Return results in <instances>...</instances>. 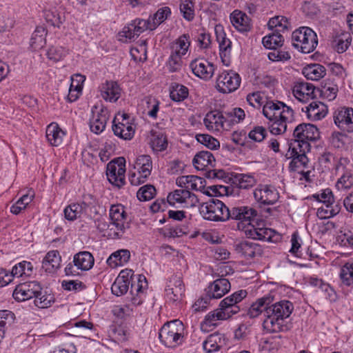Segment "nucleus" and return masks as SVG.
Listing matches in <instances>:
<instances>
[{
  "label": "nucleus",
  "mask_w": 353,
  "mask_h": 353,
  "mask_svg": "<svg viewBox=\"0 0 353 353\" xmlns=\"http://www.w3.org/2000/svg\"><path fill=\"white\" fill-rule=\"evenodd\" d=\"M247 101L254 108L263 105V114L268 119L270 132L274 135L285 133L289 123L294 121V110L281 101H265L259 92H254L247 96Z\"/></svg>",
  "instance_id": "1"
},
{
  "label": "nucleus",
  "mask_w": 353,
  "mask_h": 353,
  "mask_svg": "<svg viewBox=\"0 0 353 353\" xmlns=\"http://www.w3.org/2000/svg\"><path fill=\"white\" fill-rule=\"evenodd\" d=\"M230 218L239 221L237 227L248 238L270 242L278 240L279 235L274 230L255 221L257 212L254 209L248 206L236 207L230 210Z\"/></svg>",
  "instance_id": "2"
},
{
  "label": "nucleus",
  "mask_w": 353,
  "mask_h": 353,
  "mask_svg": "<svg viewBox=\"0 0 353 353\" xmlns=\"http://www.w3.org/2000/svg\"><path fill=\"white\" fill-rule=\"evenodd\" d=\"M293 310V303L288 300L272 303L266 311V317L263 322V328L270 333L281 331L284 320L290 316Z\"/></svg>",
  "instance_id": "3"
},
{
  "label": "nucleus",
  "mask_w": 353,
  "mask_h": 353,
  "mask_svg": "<svg viewBox=\"0 0 353 353\" xmlns=\"http://www.w3.org/2000/svg\"><path fill=\"white\" fill-rule=\"evenodd\" d=\"M184 330V325L179 320L167 322L159 330L160 341L168 347L174 348L183 343Z\"/></svg>",
  "instance_id": "4"
},
{
  "label": "nucleus",
  "mask_w": 353,
  "mask_h": 353,
  "mask_svg": "<svg viewBox=\"0 0 353 353\" xmlns=\"http://www.w3.org/2000/svg\"><path fill=\"white\" fill-rule=\"evenodd\" d=\"M292 46L303 53L313 52L318 45L317 35L308 27H301L292 34Z\"/></svg>",
  "instance_id": "5"
},
{
  "label": "nucleus",
  "mask_w": 353,
  "mask_h": 353,
  "mask_svg": "<svg viewBox=\"0 0 353 353\" xmlns=\"http://www.w3.org/2000/svg\"><path fill=\"white\" fill-rule=\"evenodd\" d=\"M294 140L290 146L302 148L303 152L310 150V141H314L319 139V132L318 128L310 123H301L296 127L293 133Z\"/></svg>",
  "instance_id": "6"
},
{
  "label": "nucleus",
  "mask_w": 353,
  "mask_h": 353,
  "mask_svg": "<svg viewBox=\"0 0 353 353\" xmlns=\"http://www.w3.org/2000/svg\"><path fill=\"white\" fill-rule=\"evenodd\" d=\"M199 211L205 219L213 221H227L231 215L230 210L223 202L214 198L203 203Z\"/></svg>",
  "instance_id": "7"
},
{
  "label": "nucleus",
  "mask_w": 353,
  "mask_h": 353,
  "mask_svg": "<svg viewBox=\"0 0 353 353\" xmlns=\"http://www.w3.org/2000/svg\"><path fill=\"white\" fill-rule=\"evenodd\" d=\"M110 223L108 225L110 231L108 235H114L117 237L122 236L129 228L128 215L124 206L121 204L112 205L109 211Z\"/></svg>",
  "instance_id": "8"
},
{
  "label": "nucleus",
  "mask_w": 353,
  "mask_h": 353,
  "mask_svg": "<svg viewBox=\"0 0 353 353\" xmlns=\"http://www.w3.org/2000/svg\"><path fill=\"white\" fill-rule=\"evenodd\" d=\"M94 264L93 255L88 251H81L73 256L72 263H68L64 272L67 276H77L79 270L86 272L91 270Z\"/></svg>",
  "instance_id": "9"
},
{
  "label": "nucleus",
  "mask_w": 353,
  "mask_h": 353,
  "mask_svg": "<svg viewBox=\"0 0 353 353\" xmlns=\"http://www.w3.org/2000/svg\"><path fill=\"white\" fill-rule=\"evenodd\" d=\"M247 296L245 290H239L223 299L217 309L221 314L222 319L227 320L234 314H237L240 307L237 305Z\"/></svg>",
  "instance_id": "10"
},
{
  "label": "nucleus",
  "mask_w": 353,
  "mask_h": 353,
  "mask_svg": "<svg viewBox=\"0 0 353 353\" xmlns=\"http://www.w3.org/2000/svg\"><path fill=\"white\" fill-rule=\"evenodd\" d=\"M240 75L233 70H224L219 73L216 80V88L221 93L228 94L236 90L241 85Z\"/></svg>",
  "instance_id": "11"
},
{
  "label": "nucleus",
  "mask_w": 353,
  "mask_h": 353,
  "mask_svg": "<svg viewBox=\"0 0 353 353\" xmlns=\"http://www.w3.org/2000/svg\"><path fill=\"white\" fill-rule=\"evenodd\" d=\"M307 152L302 151V148L290 146L288 154L292 159L290 169L292 171L301 174L307 178L310 174L309 160L306 156Z\"/></svg>",
  "instance_id": "12"
},
{
  "label": "nucleus",
  "mask_w": 353,
  "mask_h": 353,
  "mask_svg": "<svg viewBox=\"0 0 353 353\" xmlns=\"http://www.w3.org/2000/svg\"><path fill=\"white\" fill-rule=\"evenodd\" d=\"M114 134L124 140H130L133 138L135 128L133 123L129 119L126 113H118L114 120L112 125Z\"/></svg>",
  "instance_id": "13"
},
{
  "label": "nucleus",
  "mask_w": 353,
  "mask_h": 353,
  "mask_svg": "<svg viewBox=\"0 0 353 353\" xmlns=\"http://www.w3.org/2000/svg\"><path fill=\"white\" fill-rule=\"evenodd\" d=\"M167 201L170 205L176 208H193L198 203L197 196L188 190L179 189L168 194Z\"/></svg>",
  "instance_id": "14"
},
{
  "label": "nucleus",
  "mask_w": 353,
  "mask_h": 353,
  "mask_svg": "<svg viewBox=\"0 0 353 353\" xmlns=\"http://www.w3.org/2000/svg\"><path fill=\"white\" fill-rule=\"evenodd\" d=\"M125 160L123 157L117 158L107 165L106 175L112 184L120 187L125 183Z\"/></svg>",
  "instance_id": "15"
},
{
  "label": "nucleus",
  "mask_w": 353,
  "mask_h": 353,
  "mask_svg": "<svg viewBox=\"0 0 353 353\" xmlns=\"http://www.w3.org/2000/svg\"><path fill=\"white\" fill-rule=\"evenodd\" d=\"M203 123L210 132L229 131L232 128V121H228L223 114L219 111H211L207 113Z\"/></svg>",
  "instance_id": "16"
},
{
  "label": "nucleus",
  "mask_w": 353,
  "mask_h": 353,
  "mask_svg": "<svg viewBox=\"0 0 353 353\" xmlns=\"http://www.w3.org/2000/svg\"><path fill=\"white\" fill-rule=\"evenodd\" d=\"M148 28V23L143 19H135L125 26L118 34V39L123 43L130 42Z\"/></svg>",
  "instance_id": "17"
},
{
  "label": "nucleus",
  "mask_w": 353,
  "mask_h": 353,
  "mask_svg": "<svg viewBox=\"0 0 353 353\" xmlns=\"http://www.w3.org/2000/svg\"><path fill=\"white\" fill-rule=\"evenodd\" d=\"M254 199L261 205H273L279 198L275 187L271 185H259L253 192Z\"/></svg>",
  "instance_id": "18"
},
{
  "label": "nucleus",
  "mask_w": 353,
  "mask_h": 353,
  "mask_svg": "<svg viewBox=\"0 0 353 353\" xmlns=\"http://www.w3.org/2000/svg\"><path fill=\"white\" fill-rule=\"evenodd\" d=\"M92 117L90 121V128L92 132L98 134L102 132L110 117V112L107 108L94 105L92 109Z\"/></svg>",
  "instance_id": "19"
},
{
  "label": "nucleus",
  "mask_w": 353,
  "mask_h": 353,
  "mask_svg": "<svg viewBox=\"0 0 353 353\" xmlns=\"http://www.w3.org/2000/svg\"><path fill=\"white\" fill-rule=\"evenodd\" d=\"M333 118L335 125L340 130L353 132V108H339L334 112Z\"/></svg>",
  "instance_id": "20"
},
{
  "label": "nucleus",
  "mask_w": 353,
  "mask_h": 353,
  "mask_svg": "<svg viewBox=\"0 0 353 353\" xmlns=\"http://www.w3.org/2000/svg\"><path fill=\"white\" fill-rule=\"evenodd\" d=\"M190 68L194 75L205 81L210 80L212 77L215 70L214 65L203 58H198L192 61Z\"/></svg>",
  "instance_id": "21"
},
{
  "label": "nucleus",
  "mask_w": 353,
  "mask_h": 353,
  "mask_svg": "<svg viewBox=\"0 0 353 353\" xmlns=\"http://www.w3.org/2000/svg\"><path fill=\"white\" fill-rule=\"evenodd\" d=\"M41 290V287L35 281L18 285L13 292V297L19 301H24L34 297Z\"/></svg>",
  "instance_id": "22"
},
{
  "label": "nucleus",
  "mask_w": 353,
  "mask_h": 353,
  "mask_svg": "<svg viewBox=\"0 0 353 353\" xmlns=\"http://www.w3.org/2000/svg\"><path fill=\"white\" fill-rule=\"evenodd\" d=\"M215 31L217 34L216 38L219 45V54L221 61L225 65L228 66L230 63L232 42L225 37L221 26H216Z\"/></svg>",
  "instance_id": "23"
},
{
  "label": "nucleus",
  "mask_w": 353,
  "mask_h": 353,
  "mask_svg": "<svg viewBox=\"0 0 353 353\" xmlns=\"http://www.w3.org/2000/svg\"><path fill=\"white\" fill-rule=\"evenodd\" d=\"M185 292L184 285L179 276H174L168 281L165 288V295L170 301L181 300Z\"/></svg>",
  "instance_id": "24"
},
{
  "label": "nucleus",
  "mask_w": 353,
  "mask_h": 353,
  "mask_svg": "<svg viewBox=\"0 0 353 353\" xmlns=\"http://www.w3.org/2000/svg\"><path fill=\"white\" fill-rule=\"evenodd\" d=\"M274 296L266 294L256 300L250 305L248 314L250 318H256L263 312L264 319L266 317V311L270 309V305L274 302Z\"/></svg>",
  "instance_id": "25"
},
{
  "label": "nucleus",
  "mask_w": 353,
  "mask_h": 353,
  "mask_svg": "<svg viewBox=\"0 0 353 353\" xmlns=\"http://www.w3.org/2000/svg\"><path fill=\"white\" fill-rule=\"evenodd\" d=\"M315 87L309 83H296L292 88L293 96L301 103H307L315 97Z\"/></svg>",
  "instance_id": "26"
},
{
  "label": "nucleus",
  "mask_w": 353,
  "mask_h": 353,
  "mask_svg": "<svg viewBox=\"0 0 353 353\" xmlns=\"http://www.w3.org/2000/svg\"><path fill=\"white\" fill-rule=\"evenodd\" d=\"M302 111L309 120L316 121L323 119L327 115V107L321 101H314L303 108Z\"/></svg>",
  "instance_id": "27"
},
{
  "label": "nucleus",
  "mask_w": 353,
  "mask_h": 353,
  "mask_svg": "<svg viewBox=\"0 0 353 353\" xmlns=\"http://www.w3.org/2000/svg\"><path fill=\"white\" fill-rule=\"evenodd\" d=\"M176 183L184 190L203 191L205 186V180L194 175H186L177 177Z\"/></svg>",
  "instance_id": "28"
},
{
  "label": "nucleus",
  "mask_w": 353,
  "mask_h": 353,
  "mask_svg": "<svg viewBox=\"0 0 353 353\" xmlns=\"http://www.w3.org/2000/svg\"><path fill=\"white\" fill-rule=\"evenodd\" d=\"M230 283L226 279L221 278L210 283L206 289L208 298L220 299L229 292Z\"/></svg>",
  "instance_id": "29"
},
{
  "label": "nucleus",
  "mask_w": 353,
  "mask_h": 353,
  "mask_svg": "<svg viewBox=\"0 0 353 353\" xmlns=\"http://www.w3.org/2000/svg\"><path fill=\"white\" fill-rule=\"evenodd\" d=\"M230 21L236 30L240 32H246L251 30V20L242 11L235 10L230 16Z\"/></svg>",
  "instance_id": "30"
},
{
  "label": "nucleus",
  "mask_w": 353,
  "mask_h": 353,
  "mask_svg": "<svg viewBox=\"0 0 353 353\" xmlns=\"http://www.w3.org/2000/svg\"><path fill=\"white\" fill-rule=\"evenodd\" d=\"M101 96L106 101L116 102L121 97V89L115 81H107L100 88Z\"/></svg>",
  "instance_id": "31"
},
{
  "label": "nucleus",
  "mask_w": 353,
  "mask_h": 353,
  "mask_svg": "<svg viewBox=\"0 0 353 353\" xmlns=\"http://www.w3.org/2000/svg\"><path fill=\"white\" fill-rule=\"evenodd\" d=\"M61 256L57 250H50L42 261V269L47 273H54L61 267Z\"/></svg>",
  "instance_id": "32"
},
{
  "label": "nucleus",
  "mask_w": 353,
  "mask_h": 353,
  "mask_svg": "<svg viewBox=\"0 0 353 353\" xmlns=\"http://www.w3.org/2000/svg\"><path fill=\"white\" fill-rule=\"evenodd\" d=\"M65 135V132L59 126L57 123L52 122L46 128V138L52 146L60 145Z\"/></svg>",
  "instance_id": "33"
},
{
  "label": "nucleus",
  "mask_w": 353,
  "mask_h": 353,
  "mask_svg": "<svg viewBox=\"0 0 353 353\" xmlns=\"http://www.w3.org/2000/svg\"><path fill=\"white\" fill-rule=\"evenodd\" d=\"M148 139L150 147L154 151H163L168 146L167 138L161 130H152L148 136Z\"/></svg>",
  "instance_id": "34"
},
{
  "label": "nucleus",
  "mask_w": 353,
  "mask_h": 353,
  "mask_svg": "<svg viewBox=\"0 0 353 353\" xmlns=\"http://www.w3.org/2000/svg\"><path fill=\"white\" fill-rule=\"evenodd\" d=\"M85 80V76L81 74H75L71 77V83L68 95V99L70 102L77 100L81 94Z\"/></svg>",
  "instance_id": "35"
},
{
  "label": "nucleus",
  "mask_w": 353,
  "mask_h": 353,
  "mask_svg": "<svg viewBox=\"0 0 353 353\" xmlns=\"http://www.w3.org/2000/svg\"><path fill=\"white\" fill-rule=\"evenodd\" d=\"M130 252L128 250L121 249L112 253L108 258L106 263L111 268L123 266L128 262Z\"/></svg>",
  "instance_id": "36"
},
{
  "label": "nucleus",
  "mask_w": 353,
  "mask_h": 353,
  "mask_svg": "<svg viewBox=\"0 0 353 353\" xmlns=\"http://www.w3.org/2000/svg\"><path fill=\"white\" fill-rule=\"evenodd\" d=\"M225 345V339L224 335L220 333H215L207 338L203 343V347L206 352L211 353L219 350Z\"/></svg>",
  "instance_id": "37"
},
{
  "label": "nucleus",
  "mask_w": 353,
  "mask_h": 353,
  "mask_svg": "<svg viewBox=\"0 0 353 353\" xmlns=\"http://www.w3.org/2000/svg\"><path fill=\"white\" fill-rule=\"evenodd\" d=\"M215 159L212 154L208 151L198 152L193 159L194 167L197 170H203L214 165Z\"/></svg>",
  "instance_id": "38"
},
{
  "label": "nucleus",
  "mask_w": 353,
  "mask_h": 353,
  "mask_svg": "<svg viewBox=\"0 0 353 353\" xmlns=\"http://www.w3.org/2000/svg\"><path fill=\"white\" fill-rule=\"evenodd\" d=\"M190 46V39L188 34H184L176 39L170 46V52L184 57Z\"/></svg>",
  "instance_id": "39"
},
{
  "label": "nucleus",
  "mask_w": 353,
  "mask_h": 353,
  "mask_svg": "<svg viewBox=\"0 0 353 353\" xmlns=\"http://www.w3.org/2000/svg\"><path fill=\"white\" fill-rule=\"evenodd\" d=\"M236 249L238 252L246 258H253L261 254V247L257 243L248 241L241 242Z\"/></svg>",
  "instance_id": "40"
},
{
  "label": "nucleus",
  "mask_w": 353,
  "mask_h": 353,
  "mask_svg": "<svg viewBox=\"0 0 353 353\" xmlns=\"http://www.w3.org/2000/svg\"><path fill=\"white\" fill-rule=\"evenodd\" d=\"M88 205L84 202L70 204L64 209L65 217L69 221H74L85 214Z\"/></svg>",
  "instance_id": "41"
},
{
  "label": "nucleus",
  "mask_w": 353,
  "mask_h": 353,
  "mask_svg": "<svg viewBox=\"0 0 353 353\" xmlns=\"http://www.w3.org/2000/svg\"><path fill=\"white\" fill-rule=\"evenodd\" d=\"M303 74L307 79L318 81L326 74V70L322 65L310 64L303 69Z\"/></svg>",
  "instance_id": "42"
},
{
  "label": "nucleus",
  "mask_w": 353,
  "mask_h": 353,
  "mask_svg": "<svg viewBox=\"0 0 353 353\" xmlns=\"http://www.w3.org/2000/svg\"><path fill=\"white\" fill-rule=\"evenodd\" d=\"M340 211L339 203H325L317 208L316 216L320 219H330L338 214Z\"/></svg>",
  "instance_id": "43"
},
{
  "label": "nucleus",
  "mask_w": 353,
  "mask_h": 353,
  "mask_svg": "<svg viewBox=\"0 0 353 353\" xmlns=\"http://www.w3.org/2000/svg\"><path fill=\"white\" fill-rule=\"evenodd\" d=\"M34 197V192L32 191H28V193L23 194L13 205H12L10 207V212L16 215L20 214L32 201Z\"/></svg>",
  "instance_id": "44"
},
{
  "label": "nucleus",
  "mask_w": 353,
  "mask_h": 353,
  "mask_svg": "<svg viewBox=\"0 0 353 353\" xmlns=\"http://www.w3.org/2000/svg\"><path fill=\"white\" fill-rule=\"evenodd\" d=\"M170 9L168 7L159 8L152 19L146 21L148 23L149 30H154L157 26L163 22L170 14Z\"/></svg>",
  "instance_id": "45"
},
{
  "label": "nucleus",
  "mask_w": 353,
  "mask_h": 353,
  "mask_svg": "<svg viewBox=\"0 0 353 353\" xmlns=\"http://www.w3.org/2000/svg\"><path fill=\"white\" fill-rule=\"evenodd\" d=\"M134 169L139 170L142 172V174H146L150 176L152 169L151 157L149 155L145 154L139 156L134 164Z\"/></svg>",
  "instance_id": "46"
},
{
  "label": "nucleus",
  "mask_w": 353,
  "mask_h": 353,
  "mask_svg": "<svg viewBox=\"0 0 353 353\" xmlns=\"http://www.w3.org/2000/svg\"><path fill=\"white\" fill-rule=\"evenodd\" d=\"M46 33L43 28L37 29L32 34L30 46L32 50L41 49L46 45Z\"/></svg>",
  "instance_id": "47"
},
{
  "label": "nucleus",
  "mask_w": 353,
  "mask_h": 353,
  "mask_svg": "<svg viewBox=\"0 0 353 353\" xmlns=\"http://www.w3.org/2000/svg\"><path fill=\"white\" fill-rule=\"evenodd\" d=\"M268 26L270 29H275L276 32H279L288 30L290 23L285 17L276 16L269 20Z\"/></svg>",
  "instance_id": "48"
},
{
  "label": "nucleus",
  "mask_w": 353,
  "mask_h": 353,
  "mask_svg": "<svg viewBox=\"0 0 353 353\" xmlns=\"http://www.w3.org/2000/svg\"><path fill=\"white\" fill-rule=\"evenodd\" d=\"M262 42L266 48L274 49L283 45V37L279 32H272L265 36Z\"/></svg>",
  "instance_id": "49"
},
{
  "label": "nucleus",
  "mask_w": 353,
  "mask_h": 353,
  "mask_svg": "<svg viewBox=\"0 0 353 353\" xmlns=\"http://www.w3.org/2000/svg\"><path fill=\"white\" fill-rule=\"evenodd\" d=\"M257 182L256 179L251 174H239L235 176V183L239 188L248 189L253 187Z\"/></svg>",
  "instance_id": "50"
},
{
  "label": "nucleus",
  "mask_w": 353,
  "mask_h": 353,
  "mask_svg": "<svg viewBox=\"0 0 353 353\" xmlns=\"http://www.w3.org/2000/svg\"><path fill=\"white\" fill-rule=\"evenodd\" d=\"M33 269V266L30 262L28 261H22L17 264H16L12 269V272H10L11 275H12V279L14 277H21L23 275H30Z\"/></svg>",
  "instance_id": "51"
},
{
  "label": "nucleus",
  "mask_w": 353,
  "mask_h": 353,
  "mask_svg": "<svg viewBox=\"0 0 353 353\" xmlns=\"http://www.w3.org/2000/svg\"><path fill=\"white\" fill-rule=\"evenodd\" d=\"M351 43V37L348 33H342L335 37L333 41L334 49L339 53H343L347 50Z\"/></svg>",
  "instance_id": "52"
},
{
  "label": "nucleus",
  "mask_w": 353,
  "mask_h": 353,
  "mask_svg": "<svg viewBox=\"0 0 353 353\" xmlns=\"http://www.w3.org/2000/svg\"><path fill=\"white\" fill-rule=\"evenodd\" d=\"M188 89L181 84H175L172 85L170 96L172 101L181 102L188 97Z\"/></svg>",
  "instance_id": "53"
},
{
  "label": "nucleus",
  "mask_w": 353,
  "mask_h": 353,
  "mask_svg": "<svg viewBox=\"0 0 353 353\" xmlns=\"http://www.w3.org/2000/svg\"><path fill=\"white\" fill-rule=\"evenodd\" d=\"M148 288V282L145 276L137 274L131 283V293L144 294Z\"/></svg>",
  "instance_id": "54"
},
{
  "label": "nucleus",
  "mask_w": 353,
  "mask_h": 353,
  "mask_svg": "<svg viewBox=\"0 0 353 353\" xmlns=\"http://www.w3.org/2000/svg\"><path fill=\"white\" fill-rule=\"evenodd\" d=\"M340 279L343 285L350 286L353 284V262L346 263L342 266Z\"/></svg>",
  "instance_id": "55"
},
{
  "label": "nucleus",
  "mask_w": 353,
  "mask_h": 353,
  "mask_svg": "<svg viewBox=\"0 0 353 353\" xmlns=\"http://www.w3.org/2000/svg\"><path fill=\"white\" fill-rule=\"evenodd\" d=\"M338 87L333 83H325L320 89L321 97L329 101L334 100L337 95Z\"/></svg>",
  "instance_id": "56"
},
{
  "label": "nucleus",
  "mask_w": 353,
  "mask_h": 353,
  "mask_svg": "<svg viewBox=\"0 0 353 353\" xmlns=\"http://www.w3.org/2000/svg\"><path fill=\"white\" fill-rule=\"evenodd\" d=\"M45 17L47 21L56 27H59L65 21L64 14L56 9L46 10Z\"/></svg>",
  "instance_id": "57"
},
{
  "label": "nucleus",
  "mask_w": 353,
  "mask_h": 353,
  "mask_svg": "<svg viewBox=\"0 0 353 353\" xmlns=\"http://www.w3.org/2000/svg\"><path fill=\"white\" fill-rule=\"evenodd\" d=\"M130 54L136 61H144L147 59L146 41H142L140 43L130 50Z\"/></svg>",
  "instance_id": "58"
},
{
  "label": "nucleus",
  "mask_w": 353,
  "mask_h": 353,
  "mask_svg": "<svg viewBox=\"0 0 353 353\" xmlns=\"http://www.w3.org/2000/svg\"><path fill=\"white\" fill-rule=\"evenodd\" d=\"M34 304L40 308L50 307L54 301V296L46 292H39L34 296Z\"/></svg>",
  "instance_id": "59"
},
{
  "label": "nucleus",
  "mask_w": 353,
  "mask_h": 353,
  "mask_svg": "<svg viewBox=\"0 0 353 353\" xmlns=\"http://www.w3.org/2000/svg\"><path fill=\"white\" fill-rule=\"evenodd\" d=\"M67 54L68 50L62 46H52L47 52L48 59L54 62L62 60Z\"/></svg>",
  "instance_id": "60"
},
{
  "label": "nucleus",
  "mask_w": 353,
  "mask_h": 353,
  "mask_svg": "<svg viewBox=\"0 0 353 353\" xmlns=\"http://www.w3.org/2000/svg\"><path fill=\"white\" fill-rule=\"evenodd\" d=\"M180 10L186 20H192L194 17L193 0H182L180 5Z\"/></svg>",
  "instance_id": "61"
},
{
  "label": "nucleus",
  "mask_w": 353,
  "mask_h": 353,
  "mask_svg": "<svg viewBox=\"0 0 353 353\" xmlns=\"http://www.w3.org/2000/svg\"><path fill=\"white\" fill-rule=\"evenodd\" d=\"M196 140L210 150H216L220 147L219 141L209 134H198Z\"/></svg>",
  "instance_id": "62"
},
{
  "label": "nucleus",
  "mask_w": 353,
  "mask_h": 353,
  "mask_svg": "<svg viewBox=\"0 0 353 353\" xmlns=\"http://www.w3.org/2000/svg\"><path fill=\"white\" fill-rule=\"evenodd\" d=\"M156 194V190L152 185H145L141 187L137 193L139 200L142 201L152 199Z\"/></svg>",
  "instance_id": "63"
},
{
  "label": "nucleus",
  "mask_w": 353,
  "mask_h": 353,
  "mask_svg": "<svg viewBox=\"0 0 353 353\" xmlns=\"http://www.w3.org/2000/svg\"><path fill=\"white\" fill-rule=\"evenodd\" d=\"M353 186V176L351 174H345L336 183L339 191H346Z\"/></svg>",
  "instance_id": "64"
}]
</instances>
